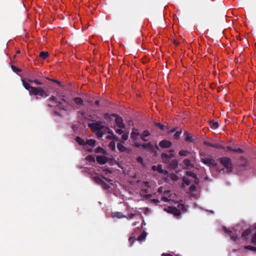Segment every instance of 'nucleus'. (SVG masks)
I'll return each instance as SVG.
<instances>
[{"mask_svg":"<svg viewBox=\"0 0 256 256\" xmlns=\"http://www.w3.org/2000/svg\"><path fill=\"white\" fill-rule=\"evenodd\" d=\"M172 178L173 180H176L177 178V176L176 175L173 174L172 176Z\"/></svg>","mask_w":256,"mask_h":256,"instance_id":"obj_57","label":"nucleus"},{"mask_svg":"<svg viewBox=\"0 0 256 256\" xmlns=\"http://www.w3.org/2000/svg\"><path fill=\"white\" fill-rule=\"evenodd\" d=\"M12 68L13 70V71L16 72H20L21 71L20 69L17 68L16 66H15L13 65L12 66Z\"/></svg>","mask_w":256,"mask_h":256,"instance_id":"obj_39","label":"nucleus"},{"mask_svg":"<svg viewBox=\"0 0 256 256\" xmlns=\"http://www.w3.org/2000/svg\"><path fill=\"white\" fill-rule=\"evenodd\" d=\"M172 145V142L168 140H162L159 144V146L162 148H170Z\"/></svg>","mask_w":256,"mask_h":256,"instance_id":"obj_16","label":"nucleus"},{"mask_svg":"<svg viewBox=\"0 0 256 256\" xmlns=\"http://www.w3.org/2000/svg\"><path fill=\"white\" fill-rule=\"evenodd\" d=\"M146 184H147L146 182H145V187L146 186ZM144 192H145V199H147L148 198H150V195L146 194L148 192V190L146 188H145Z\"/></svg>","mask_w":256,"mask_h":256,"instance_id":"obj_45","label":"nucleus"},{"mask_svg":"<svg viewBox=\"0 0 256 256\" xmlns=\"http://www.w3.org/2000/svg\"><path fill=\"white\" fill-rule=\"evenodd\" d=\"M107 138L108 139H110V140L113 139V140H118V137L116 136V135L113 134V135H112V136H107Z\"/></svg>","mask_w":256,"mask_h":256,"instance_id":"obj_38","label":"nucleus"},{"mask_svg":"<svg viewBox=\"0 0 256 256\" xmlns=\"http://www.w3.org/2000/svg\"><path fill=\"white\" fill-rule=\"evenodd\" d=\"M96 141L94 140L90 139L86 140V144H88L90 146H94L96 144Z\"/></svg>","mask_w":256,"mask_h":256,"instance_id":"obj_27","label":"nucleus"},{"mask_svg":"<svg viewBox=\"0 0 256 256\" xmlns=\"http://www.w3.org/2000/svg\"><path fill=\"white\" fill-rule=\"evenodd\" d=\"M156 124L162 130H164V126L162 125V124H160V123H156Z\"/></svg>","mask_w":256,"mask_h":256,"instance_id":"obj_50","label":"nucleus"},{"mask_svg":"<svg viewBox=\"0 0 256 256\" xmlns=\"http://www.w3.org/2000/svg\"><path fill=\"white\" fill-rule=\"evenodd\" d=\"M190 152L187 150H181L179 152L178 154L180 156H187Z\"/></svg>","mask_w":256,"mask_h":256,"instance_id":"obj_31","label":"nucleus"},{"mask_svg":"<svg viewBox=\"0 0 256 256\" xmlns=\"http://www.w3.org/2000/svg\"><path fill=\"white\" fill-rule=\"evenodd\" d=\"M24 88L28 90L30 96L34 95L40 96L42 98H46L48 96L47 92L40 87H33L30 86L29 83L24 80H22Z\"/></svg>","mask_w":256,"mask_h":256,"instance_id":"obj_1","label":"nucleus"},{"mask_svg":"<svg viewBox=\"0 0 256 256\" xmlns=\"http://www.w3.org/2000/svg\"><path fill=\"white\" fill-rule=\"evenodd\" d=\"M171 192L170 190H166L164 192V196L161 198V200L166 202L172 200Z\"/></svg>","mask_w":256,"mask_h":256,"instance_id":"obj_13","label":"nucleus"},{"mask_svg":"<svg viewBox=\"0 0 256 256\" xmlns=\"http://www.w3.org/2000/svg\"><path fill=\"white\" fill-rule=\"evenodd\" d=\"M100 100H96V102H95V104H96V105H98L100 104Z\"/></svg>","mask_w":256,"mask_h":256,"instance_id":"obj_59","label":"nucleus"},{"mask_svg":"<svg viewBox=\"0 0 256 256\" xmlns=\"http://www.w3.org/2000/svg\"><path fill=\"white\" fill-rule=\"evenodd\" d=\"M161 157L164 162L167 164L170 163V158L169 156H168V154L162 153L161 155Z\"/></svg>","mask_w":256,"mask_h":256,"instance_id":"obj_19","label":"nucleus"},{"mask_svg":"<svg viewBox=\"0 0 256 256\" xmlns=\"http://www.w3.org/2000/svg\"><path fill=\"white\" fill-rule=\"evenodd\" d=\"M210 146L215 148H222V149H225L224 147H222V146L218 144H208Z\"/></svg>","mask_w":256,"mask_h":256,"instance_id":"obj_30","label":"nucleus"},{"mask_svg":"<svg viewBox=\"0 0 256 256\" xmlns=\"http://www.w3.org/2000/svg\"><path fill=\"white\" fill-rule=\"evenodd\" d=\"M181 133H182V132H181V131H178V132H176L174 134V138H176V139H178V138H180V135Z\"/></svg>","mask_w":256,"mask_h":256,"instance_id":"obj_37","label":"nucleus"},{"mask_svg":"<svg viewBox=\"0 0 256 256\" xmlns=\"http://www.w3.org/2000/svg\"><path fill=\"white\" fill-rule=\"evenodd\" d=\"M74 104L78 106L76 108H80V106H82L84 104V102L81 98H80V97L75 98L74 99ZM71 106H72V107L74 109H76V108L74 106L72 105Z\"/></svg>","mask_w":256,"mask_h":256,"instance_id":"obj_12","label":"nucleus"},{"mask_svg":"<svg viewBox=\"0 0 256 256\" xmlns=\"http://www.w3.org/2000/svg\"><path fill=\"white\" fill-rule=\"evenodd\" d=\"M128 133L124 134L122 135V138L124 140H126L128 138Z\"/></svg>","mask_w":256,"mask_h":256,"instance_id":"obj_43","label":"nucleus"},{"mask_svg":"<svg viewBox=\"0 0 256 256\" xmlns=\"http://www.w3.org/2000/svg\"><path fill=\"white\" fill-rule=\"evenodd\" d=\"M112 116L115 118V122L117 126L120 128H124L125 126L123 122V120L122 117L118 116L117 114H113L110 115L108 114H106L104 115V118L106 120L110 118Z\"/></svg>","mask_w":256,"mask_h":256,"instance_id":"obj_7","label":"nucleus"},{"mask_svg":"<svg viewBox=\"0 0 256 256\" xmlns=\"http://www.w3.org/2000/svg\"><path fill=\"white\" fill-rule=\"evenodd\" d=\"M50 80H52V82L58 84H60V82L58 80H52V79H50Z\"/></svg>","mask_w":256,"mask_h":256,"instance_id":"obj_53","label":"nucleus"},{"mask_svg":"<svg viewBox=\"0 0 256 256\" xmlns=\"http://www.w3.org/2000/svg\"><path fill=\"white\" fill-rule=\"evenodd\" d=\"M96 161L98 164H104L108 162V158L104 156H98Z\"/></svg>","mask_w":256,"mask_h":256,"instance_id":"obj_17","label":"nucleus"},{"mask_svg":"<svg viewBox=\"0 0 256 256\" xmlns=\"http://www.w3.org/2000/svg\"><path fill=\"white\" fill-rule=\"evenodd\" d=\"M76 140L80 145H81V146L86 145V142H84V140H82V138H81L79 136L76 137Z\"/></svg>","mask_w":256,"mask_h":256,"instance_id":"obj_25","label":"nucleus"},{"mask_svg":"<svg viewBox=\"0 0 256 256\" xmlns=\"http://www.w3.org/2000/svg\"><path fill=\"white\" fill-rule=\"evenodd\" d=\"M164 210L172 214L175 216H180L181 214L180 210L182 212L186 211V208L184 204H178L177 206V208L168 206L167 208H165Z\"/></svg>","mask_w":256,"mask_h":256,"instance_id":"obj_5","label":"nucleus"},{"mask_svg":"<svg viewBox=\"0 0 256 256\" xmlns=\"http://www.w3.org/2000/svg\"><path fill=\"white\" fill-rule=\"evenodd\" d=\"M106 128L108 130V134H110L111 135L114 134L113 132L112 131V130H110L108 128Z\"/></svg>","mask_w":256,"mask_h":256,"instance_id":"obj_51","label":"nucleus"},{"mask_svg":"<svg viewBox=\"0 0 256 256\" xmlns=\"http://www.w3.org/2000/svg\"><path fill=\"white\" fill-rule=\"evenodd\" d=\"M152 170L154 171H158L159 173H164L165 172L163 170L161 164H159L158 166H152Z\"/></svg>","mask_w":256,"mask_h":256,"instance_id":"obj_21","label":"nucleus"},{"mask_svg":"<svg viewBox=\"0 0 256 256\" xmlns=\"http://www.w3.org/2000/svg\"><path fill=\"white\" fill-rule=\"evenodd\" d=\"M226 150L227 152H238L240 154H241L242 152V149L238 148H232L231 147L228 146L226 148Z\"/></svg>","mask_w":256,"mask_h":256,"instance_id":"obj_20","label":"nucleus"},{"mask_svg":"<svg viewBox=\"0 0 256 256\" xmlns=\"http://www.w3.org/2000/svg\"><path fill=\"white\" fill-rule=\"evenodd\" d=\"M150 135L148 131L145 130V137Z\"/></svg>","mask_w":256,"mask_h":256,"instance_id":"obj_55","label":"nucleus"},{"mask_svg":"<svg viewBox=\"0 0 256 256\" xmlns=\"http://www.w3.org/2000/svg\"><path fill=\"white\" fill-rule=\"evenodd\" d=\"M223 230L230 236L232 240L236 241L238 240V234L236 230H230L224 227Z\"/></svg>","mask_w":256,"mask_h":256,"instance_id":"obj_11","label":"nucleus"},{"mask_svg":"<svg viewBox=\"0 0 256 256\" xmlns=\"http://www.w3.org/2000/svg\"><path fill=\"white\" fill-rule=\"evenodd\" d=\"M86 160L90 162H94L95 158L92 155H88L86 158Z\"/></svg>","mask_w":256,"mask_h":256,"instance_id":"obj_32","label":"nucleus"},{"mask_svg":"<svg viewBox=\"0 0 256 256\" xmlns=\"http://www.w3.org/2000/svg\"><path fill=\"white\" fill-rule=\"evenodd\" d=\"M244 248L249 250L252 251L256 252V248L252 246H245Z\"/></svg>","mask_w":256,"mask_h":256,"instance_id":"obj_35","label":"nucleus"},{"mask_svg":"<svg viewBox=\"0 0 256 256\" xmlns=\"http://www.w3.org/2000/svg\"><path fill=\"white\" fill-rule=\"evenodd\" d=\"M48 106L49 107H52V106H54V105H53V104H48Z\"/></svg>","mask_w":256,"mask_h":256,"instance_id":"obj_62","label":"nucleus"},{"mask_svg":"<svg viewBox=\"0 0 256 256\" xmlns=\"http://www.w3.org/2000/svg\"><path fill=\"white\" fill-rule=\"evenodd\" d=\"M137 161L139 163L143 164L144 160L140 156L137 158Z\"/></svg>","mask_w":256,"mask_h":256,"instance_id":"obj_48","label":"nucleus"},{"mask_svg":"<svg viewBox=\"0 0 256 256\" xmlns=\"http://www.w3.org/2000/svg\"><path fill=\"white\" fill-rule=\"evenodd\" d=\"M183 163L186 166H190L191 168H194V165L191 162V161L189 159H188V158L184 159L183 160Z\"/></svg>","mask_w":256,"mask_h":256,"instance_id":"obj_24","label":"nucleus"},{"mask_svg":"<svg viewBox=\"0 0 256 256\" xmlns=\"http://www.w3.org/2000/svg\"><path fill=\"white\" fill-rule=\"evenodd\" d=\"M136 216V214H128V216H126V218H127L128 219H131Z\"/></svg>","mask_w":256,"mask_h":256,"instance_id":"obj_42","label":"nucleus"},{"mask_svg":"<svg viewBox=\"0 0 256 256\" xmlns=\"http://www.w3.org/2000/svg\"><path fill=\"white\" fill-rule=\"evenodd\" d=\"M96 152V153H102L104 154L106 152V151L100 146H98L95 150Z\"/></svg>","mask_w":256,"mask_h":256,"instance_id":"obj_33","label":"nucleus"},{"mask_svg":"<svg viewBox=\"0 0 256 256\" xmlns=\"http://www.w3.org/2000/svg\"><path fill=\"white\" fill-rule=\"evenodd\" d=\"M182 182L183 184H185L188 186L192 182H194L196 184H198L199 180L194 173L188 171L186 172V176H184L182 178Z\"/></svg>","mask_w":256,"mask_h":256,"instance_id":"obj_4","label":"nucleus"},{"mask_svg":"<svg viewBox=\"0 0 256 256\" xmlns=\"http://www.w3.org/2000/svg\"><path fill=\"white\" fill-rule=\"evenodd\" d=\"M174 44L176 45H178V42L176 40H174Z\"/></svg>","mask_w":256,"mask_h":256,"instance_id":"obj_60","label":"nucleus"},{"mask_svg":"<svg viewBox=\"0 0 256 256\" xmlns=\"http://www.w3.org/2000/svg\"><path fill=\"white\" fill-rule=\"evenodd\" d=\"M108 147L112 150H115L116 149V144L114 141H112L110 142L108 144Z\"/></svg>","mask_w":256,"mask_h":256,"instance_id":"obj_34","label":"nucleus"},{"mask_svg":"<svg viewBox=\"0 0 256 256\" xmlns=\"http://www.w3.org/2000/svg\"><path fill=\"white\" fill-rule=\"evenodd\" d=\"M250 234H252V227L246 230H244L242 234V236L244 239H247V236Z\"/></svg>","mask_w":256,"mask_h":256,"instance_id":"obj_22","label":"nucleus"},{"mask_svg":"<svg viewBox=\"0 0 256 256\" xmlns=\"http://www.w3.org/2000/svg\"><path fill=\"white\" fill-rule=\"evenodd\" d=\"M175 130H176L175 128H172V129L170 130V132H174Z\"/></svg>","mask_w":256,"mask_h":256,"instance_id":"obj_61","label":"nucleus"},{"mask_svg":"<svg viewBox=\"0 0 256 256\" xmlns=\"http://www.w3.org/2000/svg\"><path fill=\"white\" fill-rule=\"evenodd\" d=\"M220 162L222 165L226 168L228 172H230L232 170V166L231 160L227 157H223L220 159Z\"/></svg>","mask_w":256,"mask_h":256,"instance_id":"obj_8","label":"nucleus"},{"mask_svg":"<svg viewBox=\"0 0 256 256\" xmlns=\"http://www.w3.org/2000/svg\"><path fill=\"white\" fill-rule=\"evenodd\" d=\"M56 106H58L60 109L65 111H68L69 110V104H64L62 102L60 101H58L57 102Z\"/></svg>","mask_w":256,"mask_h":256,"instance_id":"obj_15","label":"nucleus"},{"mask_svg":"<svg viewBox=\"0 0 256 256\" xmlns=\"http://www.w3.org/2000/svg\"><path fill=\"white\" fill-rule=\"evenodd\" d=\"M162 256H173L172 254L169 253H163Z\"/></svg>","mask_w":256,"mask_h":256,"instance_id":"obj_52","label":"nucleus"},{"mask_svg":"<svg viewBox=\"0 0 256 256\" xmlns=\"http://www.w3.org/2000/svg\"><path fill=\"white\" fill-rule=\"evenodd\" d=\"M185 135L186 136V141H189V140H190L192 139V136L190 134H188V132H186L184 133Z\"/></svg>","mask_w":256,"mask_h":256,"instance_id":"obj_40","label":"nucleus"},{"mask_svg":"<svg viewBox=\"0 0 256 256\" xmlns=\"http://www.w3.org/2000/svg\"><path fill=\"white\" fill-rule=\"evenodd\" d=\"M34 79H32V78H28L26 80H27V81L28 82H30V83H32V82H34Z\"/></svg>","mask_w":256,"mask_h":256,"instance_id":"obj_54","label":"nucleus"},{"mask_svg":"<svg viewBox=\"0 0 256 256\" xmlns=\"http://www.w3.org/2000/svg\"><path fill=\"white\" fill-rule=\"evenodd\" d=\"M252 234H253L252 238V243L256 245V226L252 227Z\"/></svg>","mask_w":256,"mask_h":256,"instance_id":"obj_18","label":"nucleus"},{"mask_svg":"<svg viewBox=\"0 0 256 256\" xmlns=\"http://www.w3.org/2000/svg\"><path fill=\"white\" fill-rule=\"evenodd\" d=\"M158 192H163V188H162V187H160V188H158Z\"/></svg>","mask_w":256,"mask_h":256,"instance_id":"obj_56","label":"nucleus"},{"mask_svg":"<svg viewBox=\"0 0 256 256\" xmlns=\"http://www.w3.org/2000/svg\"><path fill=\"white\" fill-rule=\"evenodd\" d=\"M48 100L55 102L56 104L58 101H56V98L54 96H52Z\"/></svg>","mask_w":256,"mask_h":256,"instance_id":"obj_44","label":"nucleus"},{"mask_svg":"<svg viewBox=\"0 0 256 256\" xmlns=\"http://www.w3.org/2000/svg\"><path fill=\"white\" fill-rule=\"evenodd\" d=\"M174 152V150H170V152H171L170 154H168V156H169V157L170 158H173L174 156V154H172V152Z\"/></svg>","mask_w":256,"mask_h":256,"instance_id":"obj_47","label":"nucleus"},{"mask_svg":"<svg viewBox=\"0 0 256 256\" xmlns=\"http://www.w3.org/2000/svg\"><path fill=\"white\" fill-rule=\"evenodd\" d=\"M131 138L136 147L139 148L142 146V148H144V144H142L140 142V140H144V132L140 134L138 130L134 128L132 129L131 132Z\"/></svg>","mask_w":256,"mask_h":256,"instance_id":"obj_3","label":"nucleus"},{"mask_svg":"<svg viewBox=\"0 0 256 256\" xmlns=\"http://www.w3.org/2000/svg\"><path fill=\"white\" fill-rule=\"evenodd\" d=\"M34 82L36 84H39V85H42V84H43L42 82H41L39 80H38V79H34Z\"/></svg>","mask_w":256,"mask_h":256,"instance_id":"obj_46","label":"nucleus"},{"mask_svg":"<svg viewBox=\"0 0 256 256\" xmlns=\"http://www.w3.org/2000/svg\"><path fill=\"white\" fill-rule=\"evenodd\" d=\"M62 102H64V103H65V104H68V103L66 102V100L65 99H64V98H62Z\"/></svg>","mask_w":256,"mask_h":256,"instance_id":"obj_58","label":"nucleus"},{"mask_svg":"<svg viewBox=\"0 0 256 256\" xmlns=\"http://www.w3.org/2000/svg\"><path fill=\"white\" fill-rule=\"evenodd\" d=\"M102 130H100L97 131L96 135L99 138H102L104 136V132Z\"/></svg>","mask_w":256,"mask_h":256,"instance_id":"obj_36","label":"nucleus"},{"mask_svg":"<svg viewBox=\"0 0 256 256\" xmlns=\"http://www.w3.org/2000/svg\"><path fill=\"white\" fill-rule=\"evenodd\" d=\"M145 149L148 148L150 150L154 152L155 153L156 152L157 150L158 149V146H156V144L154 145H152L150 142H148V143L145 142Z\"/></svg>","mask_w":256,"mask_h":256,"instance_id":"obj_14","label":"nucleus"},{"mask_svg":"<svg viewBox=\"0 0 256 256\" xmlns=\"http://www.w3.org/2000/svg\"><path fill=\"white\" fill-rule=\"evenodd\" d=\"M114 216L118 218H123L126 217L121 212H115L113 213Z\"/></svg>","mask_w":256,"mask_h":256,"instance_id":"obj_29","label":"nucleus"},{"mask_svg":"<svg viewBox=\"0 0 256 256\" xmlns=\"http://www.w3.org/2000/svg\"><path fill=\"white\" fill-rule=\"evenodd\" d=\"M117 148L120 152H124L126 150V148L120 143L117 144Z\"/></svg>","mask_w":256,"mask_h":256,"instance_id":"obj_26","label":"nucleus"},{"mask_svg":"<svg viewBox=\"0 0 256 256\" xmlns=\"http://www.w3.org/2000/svg\"><path fill=\"white\" fill-rule=\"evenodd\" d=\"M144 220L141 223L140 226H138L134 230L132 236L130 237L128 242L130 244V246H132L135 240H138L142 242L144 240V229H143V223Z\"/></svg>","mask_w":256,"mask_h":256,"instance_id":"obj_2","label":"nucleus"},{"mask_svg":"<svg viewBox=\"0 0 256 256\" xmlns=\"http://www.w3.org/2000/svg\"><path fill=\"white\" fill-rule=\"evenodd\" d=\"M114 129L115 130L116 132L120 134H122L124 132V131L120 128L116 129V128L114 127Z\"/></svg>","mask_w":256,"mask_h":256,"instance_id":"obj_41","label":"nucleus"},{"mask_svg":"<svg viewBox=\"0 0 256 256\" xmlns=\"http://www.w3.org/2000/svg\"><path fill=\"white\" fill-rule=\"evenodd\" d=\"M196 187L194 185V184H192L190 186V190L191 192H194L196 190Z\"/></svg>","mask_w":256,"mask_h":256,"instance_id":"obj_49","label":"nucleus"},{"mask_svg":"<svg viewBox=\"0 0 256 256\" xmlns=\"http://www.w3.org/2000/svg\"><path fill=\"white\" fill-rule=\"evenodd\" d=\"M218 123L216 122H210V126L212 129H216L218 127Z\"/></svg>","mask_w":256,"mask_h":256,"instance_id":"obj_28","label":"nucleus"},{"mask_svg":"<svg viewBox=\"0 0 256 256\" xmlns=\"http://www.w3.org/2000/svg\"><path fill=\"white\" fill-rule=\"evenodd\" d=\"M102 122L98 121L96 122L88 124V126L94 131H98L102 130L104 126L102 124Z\"/></svg>","mask_w":256,"mask_h":256,"instance_id":"obj_10","label":"nucleus"},{"mask_svg":"<svg viewBox=\"0 0 256 256\" xmlns=\"http://www.w3.org/2000/svg\"><path fill=\"white\" fill-rule=\"evenodd\" d=\"M154 200V202H159L158 200Z\"/></svg>","mask_w":256,"mask_h":256,"instance_id":"obj_64","label":"nucleus"},{"mask_svg":"<svg viewBox=\"0 0 256 256\" xmlns=\"http://www.w3.org/2000/svg\"><path fill=\"white\" fill-rule=\"evenodd\" d=\"M93 178L95 182L100 186L104 190H106L110 188V186L104 180L103 178L109 183L112 182V180L107 178L104 176H102V178H101L99 176H94Z\"/></svg>","mask_w":256,"mask_h":256,"instance_id":"obj_6","label":"nucleus"},{"mask_svg":"<svg viewBox=\"0 0 256 256\" xmlns=\"http://www.w3.org/2000/svg\"><path fill=\"white\" fill-rule=\"evenodd\" d=\"M49 54L47 52H41L39 54L40 58L42 60H46Z\"/></svg>","mask_w":256,"mask_h":256,"instance_id":"obj_23","label":"nucleus"},{"mask_svg":"<svg viewBox=\"0 0 256 256\" xmlns=\"http://www.w3.org/2000/svg\"><path fill=\"white\" fill-rule=\"evenodd\" d=\"M201 162L209 166H214L216 165V163L214 159L210 156L207 157L201 158Z\"/></svg>","mask_w":256,"mask_h":256,"instance_id":"obj_9","label":"nucleus"},{"mask_svg":"<svg viewBox=\"0 0 256 256\" xmlns=\"http://www.w3.org/2000/svg\"><path fill=\"white\" fill-rule=\"evenodd\" d=\"M144 210H145V214H146V212L148 211V208H145Z\"/></svg>","mask_w":256,"mask_h":256,"instance_id":"obj_63","label":"nucleus"}]
</instances>
